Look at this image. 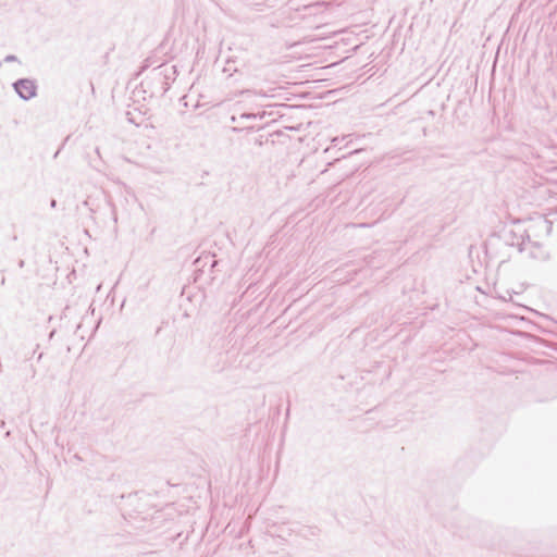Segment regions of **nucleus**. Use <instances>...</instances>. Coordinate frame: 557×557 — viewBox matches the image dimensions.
Returning <instances> with one entry per match:
<instances>
[{"label": "nucleus", "instance_id": "obj_1", "mask_svg": "<svg viewBox=\"0 0 557 557\" xmlns=\"http://www.w3.org/2000/svg\"><path fill=\"white\" fill-rule=\"evenodd\" d=\"M16 92L25 100L33 98L36 95V85L33 81L21 79L14 84Z\"/></svg>", "mask_w": 557, "mask_h": 557}]
</instances>
